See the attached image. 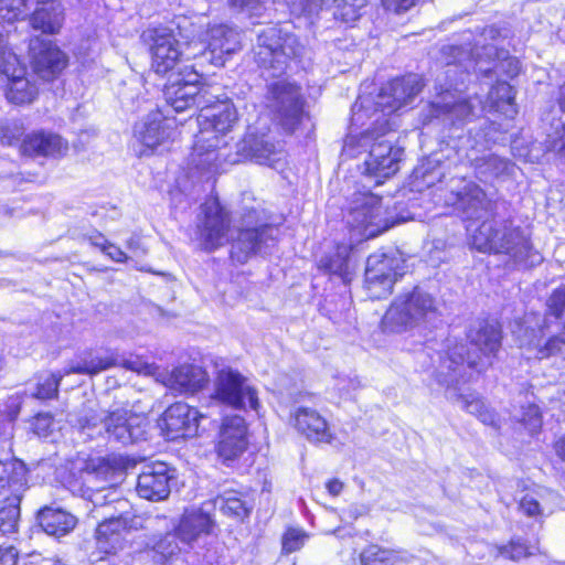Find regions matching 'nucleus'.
Listing matches in <instances>:
<instances>
[{
  "label": "nucleus",
  "instance_id": "obj_1",
  "mask_svg": "<svg viewBox=\"0 0 565 565\" xmlns=\"http://www.w3.org/2000/svg\"><path fill=\"white\" fill-rule=\"evenodd\" d=\"M470 344L479 353L468 352L466 345L457 340L448 339L445 354L440 358L437 380L440 384L452 385L460 381L467 382L470 375L467 370L478 373L486 371L501 348L502 332L498 323L481 321L470 328L467 334Z\"/></svg>",
  "mask_w": 565,
  "mask_h": 565
},
{
  "label": "nucleus",
  "instance_id": "obj_2",
  "mask_svg": "<svg viewBox=\"0 0 565 565\" xmlns=\"http://www.w3.org/2000/svg\"><path fill=\"white\" fill-rule=\"evenodd\" d=\"M214 96L211 95V99ZM238 121L236 108L228 100L205 103L198 116L200 131L195 136L191 162L198 169L217 171L223 167L226 150V135Z\"/></svg>",
  "mask_w": 565,
  "mask_h": 565
},
{
  "label": "nucleus",
  "instance_id": "obj_3",
  "mask_svg": "<svg viewBox=\"0 0 565 565\" xmlns=\"http://www.w3.org/2000/svg\"><path fill=\"white\" fill-rule=\"evenodd\" d=\"M355 147L367 152L364 173L375 178L377 184L398 171L404 149L394 145V135L387 118L377 119L376 126L360 137L349 136L344 141V151L351 152Z\"/></svg>",
  "mask_w": 565,
  "mask_h": 565
},
{
  "label": "nucleus",
  "instance_id": "obj_4",
  "mask_svg": "<svg viewBox=\"0 0 565 565\" xmlns=\"http://www.w3.org/2000/svg\"><path fill=\"white\" fill-rule=\"evenodd\" d=\"M472 245L479 252H493L509 255L515 263L532 266L541 262L532 250L527 237L520 227L508 221H484L472 235Z\"/></svg>",
  "mask_w": 565,
  "mask_h": 565
},
{
  "label": "nucleus",
  "instance_id": "obj_5",
  "mask_svg": "<svg viewBox=\"0 0 565 565\" xmlns=\"http://www.w3.org/2000/svg\"><path fill=\"white\" fill-rule=\"evenodd\" d=\"M439 317L436 298L416 286L395 297L386 310L382 324L390 332H406L427 326Z\"/></svg>",
  "mask_w": 565,
  "mask_h": 565
},
{
  "label": "nucleus",
  "instance_id": "obj_6",
  "mask_svg": "<svg viewBox=\"0 0 565 565\" xmlns=\"http://www.w3.org/2000/svg\"><path fill=\"white\" fill-rule=\"evenodd\" d=\"M119 473L108 459L97 458L87 462L83 495L93 504L90 513L94 519H99L102 513L129 509V502L121 499L114 487Z\"/></svg>",
  "mask_w": 565,
  "mask_h": 565
},
{
  "label": "nucleus",
  "instance_id": "obj_7",
  "mask_svg": "<svg viewBox=\"0 0 565 565\" xmlns=\"http://www.w3.org/2000/svg\"><path fill=\"white\" fill-rule=\"evenodd\" d=\"M305 46L298 38L278 25H269L257 34L254 49L256 63L271 70L273 76L285 72L288 61L302 55Z\"/></svg>",
  "mask_w": 565,
  "mask_h": 565
},
{
  "label": "nucleus",
  "instance_id": "obj_8",
  "mask_svg": "<svg viewBox=\"0 0 565 565\" xmlns=\"http://www.w3.org/2000/svg\"><path fill=\"white\" fill-rule=\"evenodd\" d=\"M409 216H401L390 222L384 217L382 200L371 193H360L353 201L347 215L349 227L356 232L361 238H373L388 230L395 223L408 221Z\"/></svg>",
  "mask_w": 565,
  "mask_h": 565
},
{
  "label": "nucleus",
  "instance_id": "obj_9",
  "mask_svg": "<svg viewBox=\"0 0 565 565\" xmlns=\"http://www.w3.org/2000/svg\"><path fill=\"white\" fill-rule=\"evenodd\" d=\"M237 236L233 238L231 258L239 264L246 263L253 255L266 254L274 246L277 228L256 224V211H249L236 226Z\"/></svg>",
  "mask_w": 565,
  "mask_h": 565
},
{
  "label": "nucleus",
  "instance_id": "obj_10",
  "mask_svg": "<svg viewBox=\"0 0 565 565\" xmlns=\"http://www.w3.org/2000/svg\"><path fill=\"white\" fill-rule=\"evenodd\" d=\"M306 100L300 86L287 81L268 85L266 105L279 119L285 130L294 131L305 116Z\"/></svg>",
  "mask_w": 565,
  "mask_h": 565
},
{
  "label": "nucleus",
  "instance_id": "obj_11",
  "mask_svg": "<svg viewBox=\"0 0 565 565\" xmlns=\"http://www.w3.org/2000/svg\"><path fill=\"white\" fill-rule=\"evenodd\" d=\"M211 398L236 409L248 406L257 411L259 406L256 390L245 376L232 369H222L217 372Z\"/></svg>",
  "mask_w": 565,
  "mask_h": 565
},
{
  "label": "nucleus",
  "instance_id": "obj_12",
  "mask_svg": "<svg viewBox=\"0 0 565 565\" xmlns=\"http://www.w3.org/2000/svg\"><path fill=\"white\" fill-rule=\"evenodd\" d=\"M214 522L211 515L203 508L192 507L185 509L174 534H167L163 540L157 544V550L163 556H172L180 548L174 542L178 537L181 542L191 545L202 535H209Z\"/></svg>",
  "mask_w": 565,
  "mask_h": 565
},
{
  "label": "nucleus",
  "instance_id": "obj_13",
  "mask_svg": "<svg viewBox=\"0 0 565 565\" xmlns=\"http://www.w3.org/2000/svg\"><path fill=\"white\" fill-rule=\"evenodd\" d=\"M0 74L8 78L7 99L17 105L32 103L38 95V87L25 76L26 71L18 56L7 49L4 38L0 34Z\"/></svg>",
  "mask_w": 565,
  "mask_h": 565
},
{
  "label": "nucleus",
  "instance_id": "obj_14",
  "mask_svg": "<svg viewBox=\"0 0 565 565\" xmlns=\"http://www.w3.org/2000/svg\"><path fill=\"white\" fill-rule=\"evenodd\" d=\"M185 40L188 49L193 52L186 53L188 57H195L209 50L211 58L215 64L223 65L226 55L234 54L241 49V33L226 24L212 25L206 32L204 41H195L194 38L181 34Z\"/></svg>",
  "mask_w": 565,
  "mask_h": 565
},
{
  "label": "nucleus",
  "instance_id": "obj_15",
  "mask_svg": "<svg viewBox=\"0 0 565 565\" xmlns=\"http://www.w3.org/2000/svg\"><path fill=\"white\" fill-rule=\"evenodd\" d=\"M230 218L216 199L206 200L201 206L198 218L196 235L200 246L205 250H214L228 241Z\"/></svg>",
  "mask_w": 565,
  "mask_h": 565
},
{
  "label": "nucleus",
  "instance_id": "obj_16",
  "mask_svg": "<svg viewBox=\"0 0 565 565\" xmlns=\"http://www.w3.org/2000/svg\"><path fill=\"white\" fill-rule=\"evenodd\" d=\"M252 160L259 164H267L275 169L281 166L285 153L280 145L275 143L269 135H256L248 132L236 145V152L224 156V162L236 164L243 160Z\"/></svg>",
  "mask_w": 565,
  "mask_h": 565
},
{
  "label": "nucleus",
  "instance_id": "obj_17",
  "mask_svg": "<svg viewBox=\"0 0 565 565\" xmlns=\"http://www.w3.org/2000/svg\"><path fill=\"white\" fill-rule=\"evenodd\" d=\"M142 39L149 46L151 68L157 74H167L177 66L182 52L172 29L168 26L151 28L142 33Z\"/></svg>",
  "mask_w": 565,
  "mask_h": 565
},
{
  "label": "nucleus",
  "instance_id": "obj_18",
  "mask_svg": "<svg viewBox=\"0 0 565 565\" xmlns=\"http://www.w3.org/2000/svg\"><path fill=\"white\" fill-rule=\"evenodd\" d=\"M102 424L107 438L121 445L145 439L148 427L146 417L126 408L109 412Z\"/></svg>",
  "mask_w": 565,
  "mask_h": 565
},
{
  "label": "nucleus",
  "instance_id": "obj_19",
  "mask_svg": "<svg viewBox=\"0 0 565 565\" xmlns=\"http://www.w3.org/2000/svg\"><path fill=\"white\" fill-rule=\"evenodd\" d=\"M163 96L168 105L175 111H183L195 106L200 110L211 102V94L205 87L199 86V75L190 73L189 78H175L166 85Z\"/></svg>",
  "mask_w": 565,
  "mask_h": 565
},
{
  "label": "nucleus",
  "instance_id": "obj_20",
  "mask_svg": "<svg viewBox=\"0 0 565 565\" xmlns=\"http://www.w3.org/2000/svg\"><path fill=\"white\" fill-rule=\"evenodd\" d=\"M177 136L174 120L163 118L159 111L149 114L134 128V138L142 147L138 151L140 156L147 154L148 150L173 141Z\"/></svg>",
  "mask_w": 565,
  "mask_h": 565
},
{
  "label": "nucleus",
  "instance_id": "obj_21",
  "mask_svg": "<svg viewBox=\"0 0 565 565\" xmlns=\"http://www.w3.org/2000/svg\"><path fill=\"white\" fill-rule=\"evenodd\" d=\"M446 204L454 206L468 220H480L491 214L493 204L486 192L472 181H461V185L452 190Z\"/></svg>",
  "mask_w": 565,
  "mask_h": 565
},
{
  "label": "nucleus",
  "instance_id": "obj_22",
  "mask_svg": "<svg viewBox=\"0 0 565 565\" xmlns=\"http://www.w3.org/2000/svg\"><path fill=\"white\" fill-rule=\"evenodd\" d=\"M422 88V79L416 74L395 78L381 89L375 100L376 109L384 116L392 114L408 105Z\"/></svg>",
  "mask_w": 565,
  "mask_h": 565
},
{
  "label": "nucleus",
  "instance_id": "obj_23",
  "mask_svg": "<svg viewBox=\"0 0 565 565\" xmlns=\"http://www.w3.org/2000/svg\"><path fill=\"white\" fill-rule=\"evenodd\" d=\"M174 478V469L166 462L156 461L146 465L138 476L137 492L150 501L166 500L170 492V482Z\"/></svg>",
  "mask_w": 565,
  "mask_h": 565
},
{
  "label": "nucleus",
  "instance_id": "obj_24",
  "mask_svg": "<svg viewBox=\"0 0 565 565\" xmlns=\"http://www.w3.org/2000/svg\"><path fill=\"white\" fill-rule=\"evenodd\" d=\"M30 51L34 73L44 81L54 79L67 65L66 55L51 41L34 38Z\"/></svg>",
  "mask_w": 565,
  "mask_h": 565
},
{
  "label": "nucleus",
  "instance_id": "obj_25",
  "mask_svg": "<svg viewBox=\"0 0 565 565\" xmlns=\"http://www.w3.org/2000/svg\"><path fill=\"white\" fill-rule=\"evenodd\" d=\"M157 380L169 390L182 394H195L210 382L206 371L195 364H182L170 372H160Z\"/></svg>",
  "mask_w": 565,
  "mask_h": 565
},
{
  "label": "nucleus",
  "instance_id": "obj_26",
  "mask_svg": "<svg viewBox=\"0 0 565 565\" xmlns=\"http://www.w3.org/2000/svg\"><path fill=\"white\" fill-rule=\"evenodd\" d=\"M247 426L245 419L238 415L223 419L217 454L225 461L237 459L247 448Z\"/></svg>",
  "mask_w": 565,
  "mask_h": 565
},
{
  "label": "nucleus",
  "instance_id": "obj_27",
  "mask_svg": "<svg viewBox=\"0 0 565 565\" xmlns=\"http://www.w3.org/2000/svg\"><path fill=\"white\" fill-rule=\"evenodd\" d=\"M99 518L103 521L96 530L98 544L106 552L116 551L121 545L122 532L129 527L128 510L102 513Z\"/></svg>",
  "mask_w": 565,
  "mask_h": 565
},
{
  "label": "nucleus",
  "instance_id": "obj_28",
  "mask_svg": "<svg viewBox=\"0 0 565 565\" xmlns=\"http://www.w3.org/2000/svg\"><path fill=\"white\" fill-rule=\"evenodd\" d=\"M201 414L185 403L171 405L163 414L167 429L177 436L189 437L198 431Z\"/></svg>",
  "mask_w": 565,
  "mask_h": 565
},
{
  "label": "nucleus",
  "instance_id": "obj_29",
  "mask_svg": "<svg viewBox=\"0 0 565 565\" xmlns=\"http://www.w3.org/2000/svg\"><path fill=\"white\" fill-rule=\"evenodd\" d=\"M295 427L312 443L329 444L332 440V434L327 420L312 408L300 407L294 415Z\"/></svg>",
  "mask_w": 565,
  "mask_h": 565
},
{
  "label": "nucleus",
  "instance_id": "obj_30",
  "mask_svg": "<svg viewBox=\"0 0 565 565\" xmlns=\"http://www.w3.org/2000/svg\"><path fill=\"white\" fill-rule=\"evenodd\" d=\"M558 108L552 109L544 118L548 125L545 145L547 150L565 158V83L559 87Z\"/></svg>",
  "mask_w": 565,
  "mask_h": 565
},
{
  "label": "nucleus",
  "instance_id": "obj_31",
  "mask_svg": "<svg viewBox=\"0 0 565 565\" xmlns=\"http://www.w3.org/2000/svg\"><path fill=\"white\" fill-rule=\"evenodd\" d=\"M68 149L67 141L53 132L35 131L28 135L22 143V150L29 156L61 157Z\"/></svg>",
  "mask_w": 565,
  "mask_h": 565
},
{
  "label": "nucleus",
  "instance_id": "obj_32",
  "mask_svg": "<svg viewBox=\"0 0 565 565\" xmlns=\"http://www.w3.org/2000/svg\"><path fill=\"white\" fill-rule=\"evenodd\" d=\"M25 465L9 451L0 450V488L8 489L11 494L23 493L28 484Z\"/></svg>",
  "mask_w": 565,
  "mask_h": 565
},
{
  "label": "nucleus",
  "instance_id": "obj_33",
  "mask_svg": "<svg viewBox=\"0 0 565 565\" xmlns=\"http://www.w3.org/2000/svg\"><path fill=\"white\" fill-rule=\"evenodd\" d=\"M556 499L557 494L552 490L532 489L520 498L519 510L529 518L542 520L553 513Z\"/></svg>",
  "mask_w": 565,
  "mask_h": 565
},
{
  "label": "nucleus",
  "instance_id": "obj_34",
  "mask_svg": "<svg viewBox=\"0 0 565 565\" xmlns=\"http://www.w3.org/2000/svg\"><path fill=\"white\" fill-rule=\"evenodd\" d=\"M466 158L481 181H488L489 179L507 174L512 167L509 160L497 154L484 152L480 156L476 148L469 149Z\"/></svg>",
  "mask_w": 565,
  "mask_h": 565
},
{
  "label": "nucleus",
  "instance_id": "obj_35",
  "mask_svg": "<svg viewBox=\"0 0 565 565\" xmlns=\"http://www.w3.org/2000/svg\"><path fill=\"white\" fill-rule=\"evenodd\" d=\"M64 22V8L58 0H43L38 3V8L31 17L33 29L41 30L43 33H57Z\"/></svg>",
  "mask_w": 565,
  "mask_h": 565
},
{
  "label": "nucleus",
  "instance_id": "obj_36",
  "mask_svg": "<svg viewBox=\"0 0 565 565\" xmlns=\"http://www.w3.org/2000/svg\"><path fill=\"white\" fill-rule=\"evenodd\" d=\"M118 362L119 353L116 351H107L105 353L86 352L65 371V374L96 375L110 367H116Z\"/></svg>",
  "mask_w": 565,
  "mask_h": 565
},
{
  "label": "nucleus",
  "instance_id": "obj_37",
  "mask_svg": "<svg viewBox=\"0 0 565 565\" xmlns=\"http://www.w3.org/2000/svg\"><path fill=\"white\" fill-rule=\"evenodd\" d=\"M40 526L49 535L61 537L68 534L76 525V518L62 510L45 507L38 514Z\"/></svg>",
  "mask_w": 565,
  "mask_h": 565
},
{
  "label": "nucleus",
  "instance_id": "obj_38",
  "mask_svg": "<svg viewBox=\"0 0 565 565\" xmlns=\"http://www.w3.org/2000/svg\"><path fill=\"white\" fill-rule=\"evenodd\" d=\"M544 329L541 332H537L532 329L531 333L527 334V329L522 338H520V345L522 348H527L529 350H534V356L536 359H547L552 355L562 353V349L565 345V324H564V338L559 335L551 337L544 344H542Z\"/></svg>",
  "mask_w": 565,
  "mask_h": 565
},
{
  "label": "nucleus",
  "instance_id": "obj_39",
  "mask_svg": "<svg viewBox=\"0 0 565 565\" xmlns=\"http://www.w3.org/2000/svg\"><path fill=\"white\" fill-rule=\"evenodd\" d=\"M402 264L403 260L398 256L375 253L370 255L366 260L365 276L370 279H375V277L397 279V276L403 275Z\"/></svg>",
  "mask_w": 565,
  "mask_h": 565
},
{
  "label": "nucleus",
  "instance_id": "obj_40",
  "mask_svg": "<svg viewBox=\"0 0 565 565\" xmlns=\"http://www.w3.org/2000/svg\"><path fill=\"white\" fill-rule=\"evenodd\" d=\"M350 247L347 244H340L335 249L322 256L318 262L319 269L339 276L344 282L351 280L349 267Z\"/></svg>",
  "mask_w": 565,
  "mask_h": 565
},
{
  "label": "nucleus",
  "instance_id": "obj_41",
  "mask_svg": "<svg viewBox=\"0 0 565 565\" xmlns=\"http://www.w3.org/2000/svg\"><path fill=\"white\" fill-rule=\"evenodd\" d=\"M463 383L460 381L457 384L446 385L447 387V396L449 399L457 402L460 406L466 409L468 413L476 415L482 423L492 425L494 424V414L489 411L479 397L473 394L463 395L461 393H457V386Z\"/></svg>",
  "mask_w": 565,
  "mask_h": 565
},
{
  "label": "nucleus",
  "instance_id": "obj_42",
  "mask_svg": "<svg viewBox=\"0 0 565 565\" xmlns=\"http://www.w3.org/2000/svg\"><path fill=\"white\" fill-rule=\"evenodd\" d=\"M214 505L225 515L235 518H245L250 512V505L244 499V495L235 490L224 491L214 500Z\"/></svg>",
  "mask_w": 565,
  "mask_h": 565
},
{
  "label": "nucleus",
  "instance_id": "obj_43",
  "mask_svg": "<svg viewBox=\"0 0 565 565\" xmlns=\"http://www.w3.org/2000/svg\"><path fill=\"white\" fill-rule=\"evenodd\" d=\"M22 493L11 494L0 502V534L14 533L20 516Z\"/></svg>",
  "mask_w": 565,
  "mask_h": 565
},
{
  "label": "nucleus",
  "instance_id": "obj_44",
  "mask_svg": "<svg viewBox=\"0 0 565 565\" xmlns=\"http://www.w3.org/2000/svg\"><path fill=\"white\" fill-rule=\"evenodd\" d=\"M513 87L507 82H498L488 93L490 108L497 111H508L507 107H513Z\"/></svg>",
  "mask_w": 565,
  "mask_h": 565
},
{
  "label": "nucleus",
  "instance_id": "obj_45",
  "mask_svg": "<svg viewBox=\"0 0 565 565\" xmlns=\"http://www.w3.org/2000/svg\"><path fill=\"white\" fill-rule=\"evenodd\" d=\"M365 3V0H331V8L335 19L350 23L359 19Z\"/></svg>",
  "mask_w": 565,
  "mask_h": 565
},
{
  "label": "nucleus",
  "instance_id": "obj_46",
  "mask_svg": "<svg viewBox=\"0 0 565 565\" xmlns=\"http://www.w3.org/2000/svg\"><path fill=\"white\" fill-rule=\"evenodd\" d=\"M444 114L452 125H463L475 116L476 105L470 100H458L454 104L445 103Z\"/></svg>",
  "mask_w": 565,
  "mask_h": 565
},
{
  "label": "nucleus",
  "instance_id": "obj_47",
  "mask_svg": "<svg viewBox=\"0 0 565 565\" xmlns=\"http://www.w3.org/2000/svg\"><path fill=\"white\" fill-rule=\"evenodd\" d=\"M62 374H45L36 383L35 391L31 395L38 399H50L57 396Z\"/></svg>",
  "mask_w": 565,
  "mask_h": 565
},
{
  "label": "nucleus",
  "instance_id": "obj_48",
  "mask_svg": "<svg viewBox=\"0 0 565 565\" xmlns=\"http://www.w3.org/2000/svg\"><path fill=\"white\" fill-rule=\"evenodd\" d=\"M395 281L396 279L387 277H375V279H370V277L365 276V288L369 297L374 300L386 298L392 294Z\"/></svg>",
  "mask_w": 565,
  "mask_h": 565
},
{
  "label": "nucleus",
  "instance_id": "obj_49",
  "mask_svg": "<svg viewBox=\"0 0 565 565\" xmlns=\"http://www.w3.org/2000/svg\"><path fill=\"white\" fill-rule=\"evenodd\" d=\"M535 546L526 545L521 539L511 540L508 545L498 547V554L504 558L519 561L523 557L535 554Z\"/></svg>",
  "mask_w": 565,
  "mask_h": 565
},
{
  "label": "nucleus",
  "instance_id": "obj_50",
  "mask_svg": "<svg viewBox=\"0 0 565 565\" xmlns=\"http://www.w3.org/2000/svg\"><path fill=\"white\" fill-rule=\"evenodd\" d=\"M565 309V286L556 289L547 300V316L541 326V331L548 328V317L553 316L557 320Z\"/></svg>",
  "mask_w": 565,
  "mask_h": 565
},
{
  "label": "nucleus",
  "instance_id": "obj_51",
  "mask_svg": "<svg viewBox=\"0 0 565 565\" xmlns=\"http://www.w3.org/2000/svg\"><path fill=\"white\" fill-rule=\"evenodd\" d=\"M518 419L531 434H535L542 426L540 409L534 404H529L526 407H522V413L518 416Z\"/></svg>",
  "mask_w": 565,
  "mask_h": 565
},
{
  "label": "nucleus",
  "instance_id": "obj_52",
  "mask_svg": "<svg viewBox=\"0 0 565 565\" xmlns=\"http://www.w3.org/2000/svg\"><path fill=\"white\" fill-rule=\"evenodd\" d=\"M22 135V128L15 120H0V143L11 146Z\"/></svg>",
  "mask_w": 565,
  "mask_h": 565
},
{
  "label": "nucleus",
  "instance_id": "obj_53",
  "mask_svg": "<svg viewBox=\"0 0 565 565\" xmlns=\"http://www.w3.org/2000/svg\"><path fill=\"white\" fill-rule=\"evenodd\" d=\"M306 539L307 534L302 530L289 529L282 536V550L286 553L296 552L303 546Z\"/></svg>",
  "mask_w": 565,
  "mask_h": 565
},
{
  "label": "nucleus",
  "instance_id": "obj_54",
  "mask_svg": "<svg viewBox=\"0 0 565 565\" xmlns=\"http://www.w3.org/2000/svg\"><path fill=\"white\" fill-rule=\"evenodd\" d=\"M28 0H0V13L9 21L19 19L23 13Z\"/></svg>",
  "mask_w": 565,
  "mask_h": 565
},
{
  "label": "nucleus",
  "instance_id": "obj_55",
  "mask_svg": "<svg viewBox=\"0 0 565 565\" xmlns=\"http://www.w3.org/2000/svg\"><path fill=\"white\" fill-rule=\"evenodd\" d=\"M266 0H230V6L239 11L247 12L250 17L262 15Z\"/></svg>",
  "mask_w": 565,
  "mask_h": 565
},
{
  "label": "nucleus",
  "instance_id": "obj_56",
  "mask_svg": "<svg viewBox=\"0 0 565 565\" xmlns=\"http://www.w3.org/2000/svg\"><path fill=\"white\" fill-rule=\"evenodd\" d=\"M53 427V417L45 413V414H38L32 422V428L33 433L38 435L39 437H46Z\"/></svg>",
  "mask_w": 565,
  "mask_h": 565
},
{
  "label": "nucleus",
  "instance_id": "obj_57",
  "mask_svg": "<svg viewBox=\"0 0 565 565\" xmlns=\"http://www.w3.org/2000/svg\"><path fill=\"white\" fill-rule=\"evenodd\" d=\"M117 366H121L126 370L137 372V373H150L152 370V365L148 364L147 362L142 361L139 358H125L119 354V362Z\"/></svg>",
  "mask_w": 565,
  "mask_h": 565
},
{
  "label": "nucleus",
  "instance_id": "obj_58",
  "mask_svg": "<svg viewBox=\"0 0 565 565\" xmlns=\"http://www.w3.org/2000/svg\"><path fill=\"white\" fill-rule=\"evenodd\" d=\"M383 561V551L377 546H370L361 554V565H381Z\"/></svg>",
  "mask_w": 565,
  "mask_h": 565
},
{
  "label": "nucleus",
  "instance_id": "obj_59",
  "mask_svg": "<svg viewBox=\"0 0 565 565\" xmlns=\"http://www.w3.org/2000/svg\"><path fill=\"white\" fill-rule=\"evenodd\" d=\"M386 10L395 13L407 11L415 4V0H382Z\"/></svg>",
  "mask_w": 565,
  "mask_h": 565
},
{
  "label": "nucleus",
  "instance_id": "obj_60",
  "mask_svg": "<svg viewBox=\"0 0 565 565\" xmlns=\"http://www.w3.org/2000/svg\"><path fill=\"white\" fill-rule=\"evenodd\" d=\"M331 0H303V11L309 15L317 14L324 7L331 8Z\"/></svg>",
  "mask_w": 565,
  "mask_h": 565
},
{
  "label": "nucleus",
  "instance_id": "obj_61",
  "mask_svg": "<svg viewBox=\"0 0 565 565\" xmlns=\"http://www.w3.org/2000/svg\"><path fill=\"white\" fill-rule=\"evenodd\" d=\"M18 561V551L13 546H0V565H15Z\"/></svg>",
  "mask_w": 565,
  "mask_h": 565
},
{
  "label": "nucleus",
  "instance_id": "obj_62",
  "mask_svg": "<svg viewBox=\"0 0 565 565\" xmlns=\"http://www.w3.org/2000/svg\"><path fill=\"white\" fill-rule=\"evenodd\" d=\"M103 253H105L110 259L117 263H126L128 260L127 254L110 243H108Z\"/></svg>",
  "mask_w": 565,
  "mask_h": 565
},
{
  "label": "nucleus",
  "instance_id": "obj_63",
  "mask_svg": "<svg viewBox=\"0 0 565 565\" xmlns=\"http://www.w3.org/2000/svg\"><path fill=\"white\" fill-rule=\"evenodd\" d=\"M88 241L89 243L93 245V246H96V247H99L102 249V252H104V249L106 248V246L108 245V242L107 239L104 237L103 234L100 233H95L93 235H90L88 237Z\"/></svg>",
  "mask_w": 565,
  "mask_h": 565
},
{
  "label": "nucleus",
  "instance_id": "obj_64",
  "mask_svg": "<svg viewBox=\"0 0 565 565\" xmlns=\"http://www.w3.org/2000/svg\"><path fill=\"white\" fill-rule=\"evenodd\" d=\"M327 489L331 495H338L343 489V483L338 479H332L327 482Z\"/></svg>",
  "mask_w": 565,
  "mask_h": 565
}]
</instances>
